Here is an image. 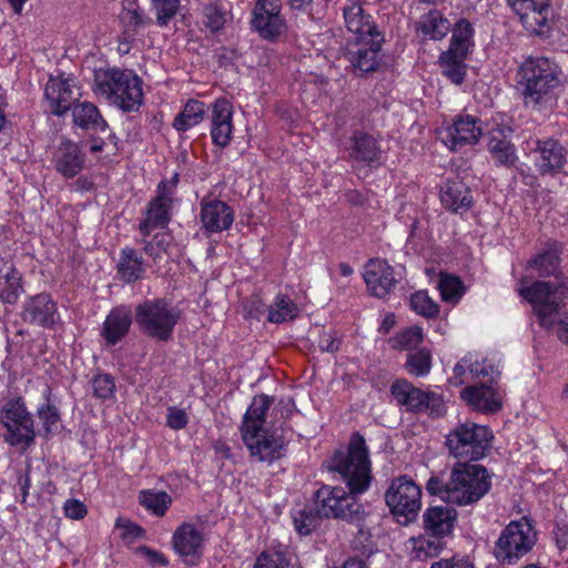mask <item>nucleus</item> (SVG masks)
Wrapping results in <instances>:
<instances>
[{"instance_id": "obj_1", "label": "nucleus", "mask_w": 568, "mask_h": 568, "mask_svg": "<svg viewBox=\"0 0 568 568\" xmlns=\"http://www.w3.org/2000/svg\"><path fill=\"white\" fill-rule=\"evenodd\" d=\"M491 488L488 470L478 464L458 462L450 469L447 479L432 476L426 489L446 504L459 507L474 506L483 499Z\"/></svg>"}, {"instance_id": "obj_2", "label": "nucleus", "mask_w": 568, "mask_h": 568, "mask_svg": "<svg viewBox=\"0 0 568 568\" xmlns=\"http://www.w3.org/2000/svg\"><path fill=\"white\" fill-rule=\"evenodd\" d=\"M517 84L526 105L541 109L556 100L561 84V69L546 57H528L516 73Z\"/></svg>"}, {"instance_id": "obj_3", "label": "nucleus", "mask_w": 568, "mask_h": 568, "mask_svg": "<svg viewBox=\"0 0 568 568\" xmlns=\"http://www.w3.org/2000/svg\"><path fill=\"white\" fill-rule=\"evenodd\" d=\"M273 399L267 395L255 396L247 408L241 428L242 439L251 453L260 462H273L283 455L282 437L268 434L263 429L265 415Z\"/></svg>"}, {"instance_id": "obj_4", "label": "nucleus", "mask_w": 568, "mask_h": 568, "mask_svg": "<svg viewBox=\"0 0 568 568\" xmlns=\"http://www.w3.org/2000/svg\"><path fill=\"white\" fill-rule=\"evenodd\" d=\"M92 89L123 112H135L143 102L142 80L129 70H95Z\"/></svg>"}, {"instance_id": "obj_5", "label": "nucleus", "mask_w": 568, "mask_h": 568, "mask_svg": "<svg viewBox=\"0 0 568 568\" xmlns=\"http://www.w3.org/2000/svg\"><path fill=\"white\" fill-rule=\"evenodd\" d=\"M326 467L328 471L338 474L351 491L365 493L372 481V470L364 437L353 434L347 449L335 452Z\"/></svg>"}, {"instance_id": "obj_6", "label": "nucleus", "mask_w": 568, "mask_h": 568, "mask_svg": "<svg viewBox=\"0 0 568 568\" xmlns=\"http://www.w3.org/2000/svg\"><path fill=\"white\" fill-rule=\"evenodd\" d=\"M359 494L351 490L347 493L342 487L325 485L317 490L315 504L321 516L355 525L361 541L364 542L371 537L369 528L366 525L369 514L357 498Z\"/></svg>"}, {"instance_id": "obj_7", "label": "nucleus", "mask_w": 568, "mask_h": 568, "mask_svg": "<svg viewBox=\"0 0 568 568\" xmlns=\"http://www.w3.org/2000/svg\"><path fill=\"white\" fill-rule=\"evenodd\" d=\"M517 292L531 305L540 326L549 329L555 326L558 312L568 296V276H559L557 281L539 280L531 283L523 277Z\"/></svg>"}, {"instance_id": "obj_8", "label": "nucleus", "mask_w": 568, "mask_h": 568, "mask_svg": "<svg viewBox=\"0 0 568 568\" xmlns=\"http://www.w3.org/2000/svg\"><path fill=\"white\" fill-rule=\"evenodd\" d=\"M491 439L493 434L488 427L466 422L449 432L446 445L450 455L457 459L478 460L486 456Z\"/></svg>"}, {"instance_id": "obj_9", "label": "nucleus", "mask_w": 568, "mask_h": 568, "mask_svg": "<svg viewBox=\"0 0 568 568\" xmlns=\"http://www.w3.org/2000/svg\"><path fill=\"white\" fill-rule=\"evenodd\" d=\"M537 542V530L528 517L511 520L501 531L495 546V557L511 565L527 555Z\"/></svg>"}, {"instance_id": "obj_10", "label": "nucleus", "mask_w": 568, "mask_h": 568, "mask_svg": "<svg viewBox=\"0 0 568 568\" xmlns=\"http://www.w3.org/2000/svg\"><path fill=\"white\" fill-rule=\"evenodd\" d=\"M180 320V312L163 298L146 300L135 307L140 329L158 341H169Z\"/></svg>"}, {"instance_id": "obj_11", "label": "nucleus", "mask_w": 568, "mask_h": 568, "mask_svg": "<svg viewBox=\"0 0 568 568\" xmlns=\"http://www.w3.org/2000/svg\"><path fill=\"white\" fill-rule=\"evenodd\" d=\"M0 423L6 428L4 442L11 446H30L36 437L31 414L22 398H11L0 410Z\"/></svg>"}, {"instance_id": "obj_12", "label": "nucleus", "mask_w": 568, "mask_h": 568, "mask_svg": "<svg viewBox=\"0 0 568 568\" xmlns=\"http://www.w3.org/2000/svg\"><path fill=\"white\" fill-rule=\"evenodd\" d=\"M385 501L398 520L403 518L405 523H410L422 508V489L412 478L399 476L386 489Z\"/></svg>"}, {"instance_id": "obj_13", "label": "nucleus", "mask_w": 568, "mask_h": 568, "mask_svg": "<svg viewBox=\"0 0 568 568\" xmlns=\"http://www.w3.org/2000/svg\"><path fill=\"white\" fill-rule=\"evenodd\" d=\"M390 393L399 406L410 413L429 412L435 416L444 414V402L433 392H424L406 379H397L390 386Z\"/></svg>"}, {"instance_id": "obj_14", "label": "nucleus", "mask_w": 568, "mask_h": 568, "mask_svg": "<svg viewBox=\"0 0 568 568\" xmlns=\"http://www.w3.org/2000/svg\"><path fill=\"white\" fill-rule=\"evenodd\" d=\"M179 175L171 180L161 181L156 189V196L149 203L145 219L140 223L139 231L142 236H150L154 229H164L171 220V206Z\"/></svg>"}, {"instance_id": "obj_15", "label": "nucleus", "mask_w": 568, "mask_h": 568, "mask_svg": "<svg viewBox=\"0 0 568 568\" xmlns=\"http://www.w3.org/2000/svg\"><path fill=\"white\" fill-rule=\"evenodd\" d=\"M507 2L528 32L545 36L551 30L554 10L549 0H507Z\"/></svg>"}, {"instance_id": "obj_16", "label": "nucleus", "mask_w": 568, "mask_h": 568, "mask_svg": "<svg viewBox=\"0 0 568 568\" xmlns=\"http://www.w3.org/2000/svg\"><path fill=\"white\" fill-rule=\"evenodd\" d=\"M252 27L265 40H274L286 30L281 0H256Z\"/></svg>"}, {"instance_id": "obj_17", "label": "nucleus", "mask_w": 568, "mask_h": 568, "mask_svg": "<svg viewBox=\"0 0 568 568\" xmlns=\"http://www.w3.org/2000/svg\"><path fill=\"white\" fill-rule=\"evenodd\" d=\"M383 41V37H375L348 44L346 57L356 74L372 73L381 68L383 59L379 52Z\"/></svg>"}, {"instance_id": "obj_18", "label": "nucleus", "mask_w": 568, "mask_h": 568, "mask_svg": "<svg viewBox=\"0 0 568 568\" xmlns=\"http://www.w3.org/2000/svg\"><path fill=\"white\" fill-rule=\"evenodd\" d=\"M80 97V90L73 78L50 77L44 88L45 101L54 115L64 114Z\"/></svg>"}, {"instance_id": "obj_19", "label": "nucleus", "mask_w": 568, "mask_h": 568, "mask_svg": "<svg viewBox=\"0 0 568 568\" xmlns=\"http://www.w3.org/2000/svg\"><path fill=\"white\" fill-rule=\"evenodd\" d=\"M483 130L473 115H459L452 125L440 132V139L453 151L479 141Z\"/></svg>"}, {"instance_id": "obj_20", "label": "nucleus", "mask_w": 568, "mask_h": 568, "mask_svg": "<svg viewBox=\"0 0 568 568\" xmlns=\"http://www.w3.org/2000/svg\"><path fill=\"white\" fill-rule=\"evenodd\" d=\"M21 316L29 324L52 327L59 320L57 303L48 293L37 294L26 300Z\"/></svg>"}, {"instance_id": "obj_21", "label": "nucleus", "mask_w": 568, "mask_h": 568, "mask_svg": "<svg viewBox=\"0 0 568 568\" xmlns=\"http://www.w3.org/2000/svg\"><path fill=\"white\" fill-rule=\"evenodd\" d=\"M364 280L376 297L383 298L397 285L394 268L384 260L372 258L365 265Z\"/></svg>"}, {"instance_id": "obj_22", "label": "nucleus", "mask_w": 568, "mask_h": 568, "mask_svg": "<svg viewBox=\"0 0 568 568\" xmlns=\"http://www.w3.org/2000/svg\"><path fill=\"white\" fill-rule=\"evenodd\" d=\"M200 221L209 233H221L229 230L234 222V210L224 201H201Z\"/></svg>"}, {"instance_id": "obj_23", "label": "nucleus", "mask_w": 568, "mask_h": 568, "mask_svg": "<svg viewBox=\"0 0 568 568\" xmlns=\"http://www.w3.org/2000/svg\"><path fill=\"white\" fill-rule=\"evenodd\" d=\"M233 106L224 98L216 99L211 104V138L212 142L225 148L230 144L233 133Z\"/></svg>"}, {"instance_id": "obj_24", "label": "nucleus", "mask_w": 568, "mask_h": 568, "mask_svg": "<svg viewBox=\"0 0 568 568\" xmlns=\"http://www.w3.org/2000/svg\"><path fill=\"white\" fill-rule=\"evenodd\" d=\"M174 550L185 558L186 562H194L202 555L204 536L193 524L183 523L173 534Z\"/></svg>"}, {"instance_id": "obj_25", "label": "nucleus", "mask_w": 568, "mask_h": 568, "mask_svg": "<svg viewBox=\"0 0 568 568\" xmlns=\"http://www.w3.org/2000/svg\"><path fill=\"white\" fill-rule=\"evenodd\" d=\"M499 375L498 367L487 358L478 359L476 354L468 353L454 367L450 378L455 385L465 384L477 377H491Z\"/></svg>"}, {"instance_id": "obj_26", "label": "nucleus", "mask_w": 568, "mask_h": 568, "mask_svg": "<svg viewBox=\"0 0 568 568\" xmlns=\"http://www.w3.org/2000/svg\"><path fill=\"white\" fill-rule=\"evenodd\" d=\"M460 397L473 409L480 413H495L501 408L503 396L491 385L475 384L465 387Z\"/></svg>"}, {"instance_id": "obj_27", "label": "nucleus", "mask_w": 568, "mask_h": 568, "mask_svg": "<svg viewBox=\"0 0 568 568\" xmlns=\"http://www.w3.org/2000/svg\"><path fill=\"white\" fill-rule=\"evenodd\" d=\"M449 505L430 506L425 510L423 525L425 531L432 537L443 539L453 532L457 520V511Z\"/></svg>"}, {"instance_id": "obj_28", "label": "nucleus", "mask_w": 568, "mask_h": 568, "mask_svg": "<svg viewBox=\"0 0 568 568\" xmlns=\"http://www.w3.org/2000/svg\"><path fill=\"white\" fill-rule=\"evenodd\" d=\"M132 324V311L130 307L120 305L110 311L106 315L101 336L108 345H115L126 336Z\"/></svg>"}, {"instance_id": "obj_29", "label": "nucleus", "mask_w": 568, "mask_h": 568, "mask_svg": "<svg viewBox=\"0 0 568 568\" xmlns=\"http://www.w3.org/2000/svg\"><path fill=\"white\" fill-rule=\"evenodd\" d=\"M349 141V156L353 160L369 165L381 164L383 151L375 136L358 130L353 133Z\"/></svg>"}, {"instance_id": "obj_30", "label": "nucleus", "mask_w": 568, "mask_h": 568, "mask_svg": "<svg viewBox=\"0 0 568 568\" xmlns=\"http://www.w3.org/2000/svg\"><path fill=\"white\" fill-rule=\"evenodd\" d=\"M346 28L355 38L354 41L367 40L369 38L383 37L369 14L357 3H352L344 9Z\"/></svg>"}, {"instance_id": "obj_31", "label": "nucleus", "mask_w": 568, "mask_h": 568, "mask_svg": "<svg viewBox=\"0 0 568 568\" xmlns=\"http://www.w3.org/2000/svg\"><path fill=\"white\" fill-rule=\"evenodd\" d=\"M560 253L558 244L555 242L550 243L546 248L527 261L526 270L535 272L537 277L552 276L554 281H557V277L565 276L559 271Z\"/></svg>"}, {"instance_id": "obj_32", "label": "nucleus", "mask_w": 568, "mask_h": 568, "mask_svg": "<svg viewBox=\"0 0 568 568\" xmlns=\"http://www.w3.org/2000/svg\"><path fill=\"white\" fill-rule=\"evenodd\" d=\"M440 202L454 213L468 211L473 204L469 187L460 180H447L440 187Z\"/></svg>"}, {"instance_id": "obj_33", "label": "nucleus", "mask_w": 568, "mask_h": 568, "mask_svg": "<svg viewBox=\"0 0 568 568\" xmlns=\"http://www.w3.org/2000/svg\"><path fill=\"white\" fill-rule=\"evenodd\" d=\"M83 162L79 146L71 141L62 142L55 151L54 168L67 179L79 174L83 169Z\"/></svg>"}, {"instance_id": "obj_34", "label": "nucleus", "mask_w": 568, "mask_h": 568, "mask_svg": "<svg viewBox=\"0 0 568 568\" xmlns=\"http://www.w3.org/2000/svg\"><path fill=\"white\" fill-rule=\"evenodd\" d=\"M123 36L130 42L153 23V20L135 2L130 1L123 6L120 13Z\"/></svg>"}, {"instance_id": "obj_35", "label": "nucleus", "mask_w": 568, "mask_h": 568, "mask_svg": "<svg viewBox=\"0 0 568 568\" xmlns=\"http://www.w3.org/2000/svg\"><path fill=\"white\" fill-rule=\"evenodd\" d=\"M537 151L536 165L541 174L554 173L566 163V151L556 140L538 141Z\"/></svg>"}, {"instance_id": "obj_36", "label": "nucleus", "mask_w": 568, "mask_h": 568, "mask_svg": "<svg viewBox=\"0 0 568 568\" xmlns=\"http://www.w3.org/2000/svg\"><path fill=\"white\" fill-rule=\"evenodd\" d=\"M487 148L497 165L511 166L517 161L516 150L504 129L497 128L489 132Z\"/></svg>"}, {"instance_id": "obj_37", "label": "nucleus", "mask_w": 568, "mask_h": 568, "mask_svg": "<svg viewBox=\"0 0 568 568\" xmlns=\"http://www.w3.org/2000/svg\"><path fill=\"white\" fill-rule=\"evenodd\" d=\"M73 122L77 126L94 132H104L108 128L105 120L99 109L90 102H82L73 105Z\"/></svg>"}, {"instance_id": "obj_38", "label": "nucleus", "mask_w": 568, "mask_h": 568, "mask_svg": "<svg viewBox=\"0 0 568 568\" xmlns=\"http://www.w3.org/2000/svg\"><path fill=\"white\" fill-rule=\"evenodd\" d=\"M467 57L449 50L443 51L438 58L442 74L452 83L460 85L467 74Z\"/></svg>"}, {"instance_id": "obj_39", "label": "nucleus", "mask_w": 568, "mask_h": 568, "mask_svg": "<svg viewBox=\"0 0 568 568\" xmlns=\"http://www.w3.org/2000/svg\"><path fill=\"white\" fill-rule=\"evenodd\" d=\"M116 272L119 277L125 283L136 282L144 274L142 256H140L134 248H122L116 265Z\"/></svg>"}, {"instance_id": "obj_40", "label": "nucleus", "mask_w": 568, "mask_h": 568, "mask_svg": "<svg viewBox=\"0 0 568 568\" xmlns=\"http://www.w3.org/2000/svg\"><path fill=\"white\" fill-rule=\"evenodd\" d=\"M22 291L21 274L11 263L3 262L0 266V300L8 304L17 302Z\"/></svg>"}, {"instance_id": "obj_41", "label": "nucleus", "mask_w": 568, "mask_h": 568, "mask_svg": "<svg viewBox=\"0 0 568 568\" xmlns=\"http://www.w3.org/2000/svg\"><path fill=\"white\" fill-rule=\"evenodd\" d=\"M418 29L432 40H442L452 29L449 20L436 9L420 17Z\"/></svg>"}, {"instance_id": "obj_42", "label": "nucleus", "mask_w": 568, "mask_h": 568, "mask_svg": "<svg viewBox=\"0 0 568 568\" xmlns=\"http://www.w3.org/2000/svg\"><path fill=\"white\" fill-rule=\"evenodd\" d=\"M452 38L447 50L469 55L474 48V28L466 19L458 20L450 29Z\"/></svg>"}, {"instance_id": "obj_43", "label": "nucleus", "mask_w": 568, "mask_h": 568, "mask_svg": "<svg viewBox=\"0 0 568 568\" xmlns=\"http://www.w3.org/2000/svg\"><path fill=\"white\" fill-rule=\"evenodd\" d=\"M298 314L300 308L291 297L278 294L267 308V321L273 324H282L296 318Z\"/></svg>"}, {"instance_id": "obj_44", "label": "nucleus", "mask_w": 568, "mask_h": 568, "mask_svg": "<svg viewBox=\"0 0 568 568\" xmlns=\"http://www.w3.org/2000/svg\"><path fill=\"white\" fill-rule=\"evenodd\" d=\"M205 104L199 100H189L183 110L175 116L173 126L178 131L184 132L197 125L204 119Z\"/></svg>"}, {"instance_id": "obj_45", "label": "nucleus", "mask_w": 568, "mask_h": 568, "mask_svg": "<svg viewBox=\"0 0 568 568\" xmlns=\"http://www.w3.org/2000/svg\"><path fill=\"white\" fill-rule=\"evenodd\" d=\"M409 542L412 544L410 557L420 561L438 556L445 546L440 538L432 537L429 534L412 538Z\"/></svg>"}, {"instance_id": "obj_46", "label": "nucleus", "mask_w": 568, "mask_h": 568, "mask_svg": "<svg viewBox=\"0 0 568 568\" xmlns=\"http://www.w3.org/2000/svg\"><path fill=\"white\" fill-rule=\"evenodd\" d=\"M181 10V0H150V11L160 28L168 27Z\"/></svg>"}, {"instance_id": "obj_47", "label": "nucleus", "mask_w": 568, "mask_h": 568, "mask_svg": "<svg viewBox=\"0 0 568 568\" xmlns=\"http://www.w3.org/2000/svg\"><path fill=\"white\" fill-rule=\"evenodd\" d=\"M140 504L158 516H163L172 503L165 491L143 490L139 496Z\"/></svg>"}, {"instance_id": "obj_48", "label": "nucleus", "mask_w": 568, "mask_h": 568, "mask_svg": "<svg viewBox=\"0 0 568 568\" xmlns=\"http://www.w3.org/2000/svg\"><path fill=\"white\" fill-rule=\"evenodd\" d=\"M42 394L45 403L37 409V416L41 420L44 432L50 434L58 429L60 414L55 405L50 403L51 389L45 387Z\"/></svg>"}, {"instance_id": "obj_49", "label": "nucleus", "mask_w": 568, "mask_h": 568, "mask_svg": "<svg viewBox=\"0 0 568 568\" xmlns=\"http://www.w3.org/2000/svg\"><path fill=\"white\" fill-rule=\"evenodd\" d=\"M148 237L149 236H143L142 239L143 251L156 262L166 253L172 242V236L161 232L156 233L151 240H148Z\"/></svg>"}, {"instance_id": "obj_50", "label": "nucleus", "mask_w": 568, "mask_h": 568, "mask_svg": "<svg viewBox=\"0 0 568 568\" xmlns=\"http://www.w3.org/2000/svg\"><path fill=\"white\" fill-rule=\"evenodd\" d=\"M227 19V11L217 2H210L203 9V24L211 31L221 30Z\"/></svg>"}, {"instance_id": "obj_51", "label": "nucleus", "mask_w": 568, "mask_h": 568, "mask_svg": "<svg viewBox=\"0 0 568 568\" xmlns=\"http://www.w3.org/2000/svg\"><path fill=\"white\" fill-rule=\"evenodd\" d=\"M432 367V356L426 349H418L409 353L406 359V368L409 374L415 376H425Z\"/></svg>"}, {"instance_id": "obj_52", "label": "nucleus", "mask_w": 568, "mask_h": 568, "mask_svg": "<svg viewBox=\"0 0 568 568\" xmlns=\"http://www.w3.org/2000/svg\"><path fill=\"white\" fill-rule=\"evenodd\" d=\"M409 303L414 312L426 318L435 317L439 313V306L425 291H418L412 294Z\"/></svg>"}, {"instance_id": "obj_53", "label": "nucleus", "mask_w": 568, "mask_h": 568, "mask_svg": "<svg viewBox=\"0 0 568 568\" xmlns=\"http://www.w3.org/2000/svg\"><path fill=\"white\" fill-rule=\"evenodd\" d=\"M321 516L318 511H314L313 509H301L293 514V524L295 529L301 535H310L321 521Z\"/></svg>"}, {"instance_id": "obj_54", "label": "nucleus", "mask_w": 568, "mask_h": 568, "mask_svg": "<svg viewBox=\"0 0 568 568\" xmlns=\"http://www.w3.org/2000/svg\"><path fill=\"white\" fill-rule=\"evenodd\" d=\"M438 290L445 302H456L463 295V284L457 276L453 275L440 274Z\"/></svg>"}, {"instance_id": "obj_55", "label": "nucleus", "mask_w": 568, "mask_h": 568, "mask_svg": "<svg viewBox=\"0 0 568 568\" xmlns=\"http://www.w3.org/2000/svg\"><path fill=\"white\" fill-rule=\"evenodd\" d=\"M93 393L102 399L111 398L115 390V383L110 374H99L92 379Z\"/></svg>"}, {"instance_id": "obj_56", "label": "nucleus", "mask_w": 568, "mask_h": 568, "mask_svg": "<svg viewBox=\"0 0 568 568\" xmlns=\"http://www.w3.org/2000/svg\"><path fill=\"white\" fill-rule=\"evenodd\" d=\"M396 342L402 348L412 349L417 347L423 342L422 327L415 325L403 331L398 334Z\"/></svg>"}, {"instance_id": "obj_57", "label": "nucleus", "mask_w": 568, "mask_h": 568, "mask_svg": "<svg viewBox=\"0 0 568 568\" xmlns=\"http://www.w3.org/2000/svg\"><path fill=\"white\" fill-rule=\"evenodd\" d=\"M288 562L281 552H262L254 568H285Z\"/></svg>"}, {"instance_id": "obj_58", "label": "nucleus", "mask_w": 568, "mask_h": 568, "mask_svg": "<svg viewBox=\"0 0 568 568\" xmlns=\"http://www.w3.org/2000/svg\"><path fill=\"white\" fill-rule=\"evenodd\" d=\"M189 418L183 409L170 407L166 416V425L172 429H182L187 425Z\"/></svg>"}, {"instance_id": "obj_59", "label": "nucleus", "mask_w": 568, "mask_h": 568, "mask_svg": "<svg viewBox=\"0 0 568 568\" xmlns=\"http://www.w3.org/2000/svg\"><path fill=\"white\" fill-rule=\"evenodd\" d=\"M65 517L70 519H82L85 517L88 509L87 506L78 499H68L63 505Z\"/></svg>"}, {"instance_id": "obj_60", "label": "nucleus", "mask_w": 568, "mask_h": 568, "mask_svg": "<svg viewBox=\"0 0 568 568\" xmlns=\"http://www.w3.org/2000/svg\"><path fill=\"white\" fill-rule=\"evenodd\" d=\"M430 568H475L473 562L464 557L440 559L432 564Z\"/></svg>"}, {"instance_id": "obj_61", "label": "nucleus", "mask_w": 568, "mask_h": 568, "mask_svg": "<svg viewBox=\"0 0 568 568\" xmlns=\"http://www.w3.org/2000/svg\"><path fill=\"white\" fill-rule=\"evenodd\" d=\"M341 345L339 339L331 333H324L320 336L318 347L322 352L335 353Z\"/></svg>"}, {"instance_id": "obj_62", "label": "nucleus", "mask_w": 568, "mask_h": 568, "mask_svg": "<svg viewBox=\"0 0 568 568\" xmlns=\"http://www.w3.org/2000/svg\"><path fill=\"white\" fill-rule=\"evenodd\" d=\"M139 551L145 556L153 566L165 567L169 565V560L160 551L153 550L146 546L140 547Z\"/></svg>"}, {"instance_id": "obj_63", "label": "nucleus", "mask_w": 568, "mask_h": 568, "mask_svg": "<svg viewBox=\"0 0 568 568\" xmlns=\"http://www.w3.org/2000/svg\"><path fill=\"white\" fill-rule=\"evenodd\" d=\"M267 308L268 307L258 297L252 298L246 305L247 315L256 320H258Z\"/></svg>"}, {"instance_id": "obj_64", "label": "nucleus", "mask_w": 568, "mask_h": 568, "mask_svg": "<svg viewBox=\"0 0 568 568\" xmlns=\"http://www.w3.org/2000/svg\"><path fill=\"white\" fill-rule=\"evenodd\" d=\"M18 484L20 486V491L22 495L21 503H26L31 486V479L28 470L26 471V474L19 476Z\"/></svg>"}]
</instances>
